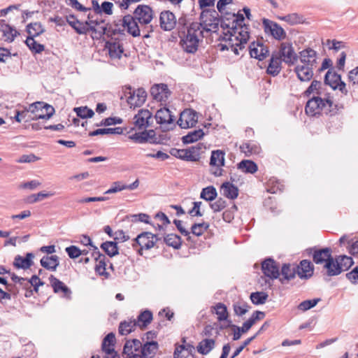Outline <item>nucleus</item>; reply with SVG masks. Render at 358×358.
Instances as JSON below:
<instances>
[{
  "label": "nucleus",
  "mask_w": 358,
  "mask_h": 358,
  "mask_svg": "<svg viewBox=\"0 0 358 358\" xmlns=\"http://www.w3.org/2000/svg\"><path fill=\"white\" fill-rule=\"evenodd\" d=\"M69 25L78 34H87L90 31V27L87 21L83 22L78 20H74L69 22Z\"/></svg>",
  "instance_id": "40"
},
{
  "label": "nucleus",
  "mask_w": 358,
  "mask_h": 358,
  "mask_svg": "<svg viewBox=\"0 0 358 358\" xmlns=\"http://www.w3.org/2000/svg\"><path fill=\"white\" fill-rule=\"evenodd\" d=\"M225 153L221 150H213L211 152L210 165L212 166V173L215 176L222 175V166L224 165Z\"/></svg>",
  "instance_id": "13"
},
{
  "label": "nucleus",
  "mask_w": 358,
  "mask_h": 358,
  "mask_svg": "<svg viewBox=\"0 0 358 358\" xmlns=\"http://www.w3.org/2000/svg\"><path fill=\"white\" fill-rule=\"evenodd\" d=\"M300 64L315 68L317 66V52L312 48H306L299 52Z\"/></svg>",
  "instance_id": "19"
},
{
  "label": "nucleus",
  "mask_w": 358,
  "mask_h": 358,
  "mask_svg": "<svg viewBox=\"0 0 358 358\" xmlns=\"http://www.w3.org/2000/svg\"><path fill=\"white\" fill-rule=\"evenodd\" d=\"M262 270L265 276L270 279H277L280 275L278 264L271 258L262 262Z\"/></svg>",
  "instance_id": "17"
},
{
  "label": "nucleus",
  "mask_w": 358,
  "mask_h": 358,
  "mask_svg": "<svg viewBox=\"0 0 358 358\" xmlns=\"http://www.w3.org/2000/svg\"><path fill=\"white\" fill-rule=\"evenodd\" d=\"M262 26L266 34H270L273 38L278 41L283 40L287 36L284 29L275 22L264 18L262 20Z\"/></svg>",
  "instance_id": "10"
},
{
  "label": "nucleus",
  "mask_w": 358,
  "mask_h": 358,
  "mask_svg": "<svg viewBox=\"0 0 358 358\" xmlns=\"http://www.w3.org/2000/svg\"><path fill=\"white\" fill-rule=\"evenodd\" d=\"M171 91L167 85L164 83L155 84L150 88L152 98L160 102H166L171 96Z\"/></svg>",
  "instance_id": "15"
},
{
  "label": "nucleus",
  "mask_w": 358,
  "mask_h": 358,
  "mask_svg": "<svg viewBox=\"0 0 358 358\" xmlns=\"http://www.w3.org/2000/svg\"><path fill=\"white\" fill-rule=\"evenodd\" d=\"M126 189V184L122 181H116L112 183L111 187L105 194H113Z\"/></svg>",
  "instance_id": "63"
},
{
  "label": "nucleus",
  "mask_w": 358,
  "mask_h": 358,
  "mask_svg": "<svg viewBox=\"0 0 358 358\" xmlns=\"http://www.w3.org/2000/svg\"><path fill=\"white\" fill-rule=\"evenodd\" d=\"M28 37H36L45 31V29L39 22L30 23L27 26Z\"/></svg>",
  "instance_id": "44"
},
{
  "label": "nucleus",
  "mask_w": 358,
  "mask_h": 358,
  "mask_svg": "<svg viewBox=\"0 0 358 358\" xmlns=\"http://www.w3.org/2000/svg\"><path fill=\"white\" fill-rule=\"evenodd\" d=\"M50 282L53 288L55 293L62 292L65 295L71 294V291L67 286L64 285L63 282L51 275L49 278Z\"/></svg>",
  "instance_id": "38"
},
{
  "label": "nucleus",
  "mask_w": 358,
  "mask_h": 358,
  "mask_svg": "<svg viewBox=\"0 0 358 358\" xmlns=\"http://www.w3.org/2000/svg\"><path fill=\"white\" fill-rule=\"evenodd\" d=\"M27 110L34 115L31 120L50 119L55 113V108L51 106L43 101H36L29 104Z\"/></svg>",
  "instance_id": "5"
},
{
  "label": "nucleus",
  "mask_w": 358,
  "mask_h": 358,
  "mask_svg": "<svg viewBox=\"0 0 358 358\" xmlns=\"http://www.w3.org/2000/svg\"><path fill=\"white\" fill-rule=\"evenodd\" d=\"M134 17L141 24L142 31L143 33L146 32L143 37L148 38L150 36L149 33L152 31V26L146 27L145 25L149 24L152 19V8L146 5H139L134 11Z\"/></svg>",
  "instance_id": "4"
},
{
  "label": "nucleus",
  "mask_w": 358,
  "mask_h": 358,
  "mask_svg": "<svg viewBox=\"0 0 358 358\" xmlns=\"http://www.w3.org/2000/svg\"><path fill=\"white\" fill-rule=\"evenodd\" d=\"M315 68L298 64L294 69L298 79L301 82H309L313 77Z\"/></svg>",
  "instance_id": "25"
},
{
  "label": "nucleus",
  "mask_w": 358,
  "mask_h": 358,
  "mask_svg": "<svg viewBox=\"0 0 358 358\" xmlns=\"http://www.w3.org/2000/svg\"><path fill=\"white\" fill-rule=\"evenodd\" d=\"M204 132L202 129L194 130L189 132L187 135L182 137V141L184 144L192 143L201 139L204 136Z\"/></svg>",
  "instance_id": "41"
},
{
  "label": "nucleus",
  "mask_w": 358,
  "mask_h": 358,
  "mask_svg": "<svg viewBox=\"0 0 358 358\" xmlns=\"http://www.w3.org/2000/svg\"><path fill=\"white\" fill-rule=\"evenodd\" d=\"M101 248L110 257H113L118 254V248L115 242L106 241L101 244Z\"/></svg>",
  "instance_id": "51"
},
{
  "label": "nucleus",
  "mask_w": 358,
  "mask_h": 358,
  "mask_svg": "<svg viewBox=\"0 0 358 358\" xmlns=\"http://www.w3.org/2000/svg\"><path fill=\"white\" fill-rule=\"evenodd\" d=\"M204 36L198 22H192L188 27L184 39L180 40V45L186 52L194 54L198 50L200 40Z\"/></svg>",
  "instance_id": "2"
},
{
  "label": "nucleus",
  "mask_w": 358,
  "mask_h": 358,
  "mask_svg": "<svg viewBox=\"0 0 358 358\" xmlns=\"http://www.w3.org/2000/svg\"><path fill=\"white\" fill-rule=\"evenodd\" d=\"M0 31L2 33L4 40L8 42H12L17 34L15 29L5 24L3 20H0Z\"/></svg>",
  "instance_id": "35"
},
{
  "label": "nucleus",
  "mask_w": 358,
  "mask_h": 358,
  "mask_svg": "<svg viewBox=\"0 0 358 358\" xmlns=\"http://www.w3.org/2000/svg\"><path fill=\"white\" fill-rule=\"evenodd\" d=\"M194 5V0H180V24H186L192 20L189 17L193 15Z\"/></svg>",
  "instance_id": "20"
},
{
  "label": "nucleus",
  "mask_w": 358,
  "mask_h": 358,
  "mask_svg": "<svg viewBox=\"0 0 358 358\" xmlns=\"http://www.w3.org/2000/svg\"><path fill=\"white\" fill-rule=\"evenodd\" d=\"M217 191L213 186H208L202 189L200 197L206 201H212L217 197Z\"/></svg>",
  "instance_id": "50"
},
{
  "label": "nucleus",
  "mask_w": 358,
  "mask_h": 358,
  "mask_svg": "<svg viewBox=\"0 0 358 358\" xmlns=\"http://www.w3.org/2000/svg\"><path fill=\"white\" fill-rule=\"evenodd\" d=\"M238 169L246 173H255L258 168L257 164L251 161L244 159L238 164Z\"/></svg>",
  "instance_id": "42"
},
{
  "label": "nucleus",
  "mask_w": 358,
  "mask_h": 358,
  "mask_svg": "<svg viewBox=\"0 0 358 358\" xmlns=\"http://www.w3.org/2000/svg\"><path fill=\"white\" fill-rule=\"evenodd\" d=\"M209 227L207 222L195 223L192 226V232L193 234L199 236L202 235Z\"/></svg>",
  "instance_id": "58"
},
{
  "label": "nucleus",
  "mask_w": 358,
  "mask_h": 358,
  "mask_svg": "<svg viewBox=\"0 0 358 358\" xmlns=\"http://www.w3.org/2000/svg\"><path fill=\"white\" fill-rule=\"evenodd\" d=\"M198 121L197 113L191 109H185L180 112V128L187 129L193 127Z\"/></svg>",
  "instance_id": "18"
},
{
  "label": "nucleus",
  "mask_w": 358,
  "mask_h": 358,
  "mask_svg": "<svg viewBox=\"0 0 358 358\" xmlns=\"http://www.w3.org/2000/svg\"><path fill=\"white\" fill-rule=\"evenodd\" d=\"M106 47L108 49L109 55L113 59H120L124 52L122 44L116 40H111L106 43Z\"/></svg>",
  "instance_id": "29"
},
{
  "label": "nucleus",
  "mask_w": 358,
  "mask_h": 358,
  "mask_svg": "<svg viewBox=\"0 0 358 358\" xmlns=\"http://www.w3.org/2000/svg\"><path fill=\"white\" fill-rule=\"evenodd\" d=\"M296 274L301 279H308L313 274V266L308 260L304 259L299 265H295Z\"/></svg>",
  "instance_id": "26"
},
{
  "label": "nucleus",
  "mask_w": 358,
  "mask_h": 358,
  "mask_svg": "<svg viewBox=\"0 0 358 358\" xmlns=\"http://www.w3.org/2000/svg\"><path fill=\"white\" fill-rule=\"evenodd\" d=\"M155 119L157 124L163 130L172 129L174 126L175 118L171 114L170 110L167 108H162L159 109L155 115Z\"/></svg>",
  "instance_id": "8"
},
{
  "label": "nucleus",
  "mask_w": 358,
  "mask_h": 358,
  "mask_svg": "<svg viewBox=\"0 0 358 358\" xmlns=\"http://www.w3.org/2000/svg\"><path fill=\"white\" fill-rule=\"evenodd\" d=\"M282 62L283 61L275 54V52H273L267 67V73L273 76L278 75L282 69Z\"/></svg>",
  "instance_id": "30"
},
{
  "label": "nucleus",
  "mask_w": 358,
  "mask_h": 358,
  "mask_svg": "<svg viewBox=\"0 0 358 358\" xmlns=\"http://www.w3.org/2000/svg\"><path fill=\"white\" fill-rule=\"evenodd\" d=\"M251 57L259 61L264 59L268 55V48L261 43H252L249 46Z\"/></svg>",
  "instance_id": "23"
},
{
  "label": "nucleus",
  "mask_w": 358,
  "mask_h": 358,
  "mask_svg": "<svg viewBox=\"0 0 358 358\" xmlns=\"http://www.w3.org/2000/svg\"><path fill=\"white\" fill-rule=\"evenodd\" d=\"M152 320V314L149 310H145L142 312L137 317L136 320V325L140 327H145L148 324L151 322Z\"/></svg>",
  "instance_id": "46"
},
{
  "label": "nucleus",
  "mask_w": 358,
  "mask_h": 358,
  "mask_svg": "<svg viewBox=\"0 0 358 358\" xmlns=\"http://www.w3.org/2000/svg\"><path fill=\"white\" fill-rule=\"evenodd\" d=\"M321 301L320 298H316L310 300H305L301 302L298 306V309L302 311H306L310 308L315 307L318 302Z\"/></svg>",
  "instance_id": "56"
},
{
  "label": "nucleus",
  "mask_w": 358,
  "mask_h": 358,
  "mask_svg": "<svg viewBox=\"0 0 358 358\" xmlns=\"http://www.w3.org/2000/svg\"><path fill=\"white\" fill-rule=\"evenodd\" d=\"M233 17H234V19L233 20V21L231 22V26H230L229 24H227L224 22H222L221 23V27L222 28H224L225 27H228V28H231L233 30V31L234 33H236L234 29H236L237 26H241V27L242 26V24L243 23L245 18H244L243 14H239V13H238L236 15L234 14Z\"/></svg>",
  "instance_id": "53"
},
{
  "label": "nucleus",
  "mask_w": 358,
  "mask_h": 358,
  "mask_svg": "<svg viewBox=\"0 0 358 358\" xmlns=\"http://www.w3.org/2000/svg\"><path fill=\"white\" fill-rule=\"evenodd\" d=\"M139 340L138 339H132L127 341L124 344L123 352L124 354L129 355V354H133L134 350L136 348L135 346L138 347Z\"/></svg>",
  "instance_id": "62"
},
{
  "label": "nucleus",
  "mask_w": 358,
  "mask_h": 358,
  "mask_svg": "<svg viewBox=\"0 0 358 358\" xmlns=\"http://www.w3.org/2000/svg\"><path fill=\"white\" fill-rule=\"evenodd\" d=\"M226 206V201L222 198H219L215 202L210 203V207L214 213L220 212Z\"/></svg>",
  "instance_id": "64"
},
{
  "label": "nucleus",
  "mask_w": 358,
  "mask_h": 358,
  "mask_svg": "<svg viewBox=\"0 0 358 358\" xmlns=\"http://www.w3.org/2000/svg\"><path fill=\"white\" fill-rule=\"evenodd\" d=\"M127 103L134 107L142 106L147 97V92L143 88H138L136 90H131L130 87H127L124 92Z\"/></svg>",
  "instance_id": "11"
},
{
  "label": "nucleus",
  "mask_w": 358,
  "mask_h": 358,
  "mask_svg": "<svg viewBox=\"0 0 358 358\" xmlns=\"http://www.w3.org/2000/svg\"><path fill=\"white\" fill-rule=\"evenodd\" d=\"M280 20L286 22L291 25L303 24L305 22L303 16L296 13H290L283 17H280Z\"/></svg>",
  "instance_id": "43"
},
{
  "label": "nucleus",
  "mask_w": 358,
  "mask_h": 358,
  "mask_svg": "<svg viewBox=\"0 0 358 358\" xmlns=\"http://www.w3.org/2000/svg\"><path fill=\"white\" fill-rule=\"evenodd\" d=\"M268 295L263 292H252L250 294V299L255 305H262L266 303Z\"/></svg>",
  "instance_id": "52"
},
{
  "label": "nucleus",
  "mask_w": 358,
  "mask_h": 358,
  "mask_svg": "<svg viewBox=\"0 0 358 358\" xmlns=\"http://www.w3.org/2000/svg\"><path fill=\"white\" fill-rule=\"evenodd\" d=\"M324 84L329 85L332 90H338L343 94L347 95L348 90L346 84L342 81L341 77L339 74L329 69L324 76Z\"/></svg>",
  "instance_id": "9"
},
{
  "label": "nucleus",
  "mask_w": 358,
  "mask_h": 358,
  "mask_svg": "<svg viewBox=\"0 0 358 358\" xmlns=\"http://www.w3.org/2000/svg\"><path fill=\"white\" fill-rule=\"evenodd\" d=\"M338 267L339 264L336 258L334 259L333 257L324 264V268L326 269L327 276H335L341 274V270Z\"/></svg>",
  "instance_id": "37"
},
{
  "label": "nucleus",
  "mask_w": 358,
  "mask_h": 358,
  "mask_svg": "<svg viewBox=\"0 0 358 358\" xmlns=\"http://www.w3.org/2000/svg\"><path fill=\"white\" fill-rule=\"evenodd\" d=\"M157 240L156 236L150 232H143L134 240L132 246L136 248L140 246L138 250V253L141 255V250L143 249L149 250L152 248Z\"/></svg>",
  "instance_id": "12"
},
{
  "label": "nucleus",
  "mask_w": 358,
  "mask_h": 358,
  "mask_svg": "<svg viewBox=\"0 0 358 358\" xmlns=\"http://www.w3.org/2000/svg\"><path fill=\"white\" fill-rule=\"evenodd\" d=\"M203 149H205V147L200 143L187 149H180V159L187 162H197L200 159Z\"/></svg>",
  "instance_id": "14"
},
{
  "label": "nucleus",
  "mask_w": 358,
  "mask_h": 358,
  "mask_svg": "<svg viewBox=\"0 0 358 358\" xmlns=\"http://www.w3.org/2000/svg\"><path fill=\"white\" fill-rule=\"evenodd\" d=\"M115 337L113 333H109L102 342V350L106 353L103 358H119L114 350Z\"/></svg>",
  "instance_id": "21"
},
{
  "label": "nucleus",
  "mask_w": 358,
  "mask_h": 358,
  "mask_svg": "<svg viewBox=\"0 0 358 358\" xmlns=\"http://www.w3.org/2000/svg\"><path fill=\"white\" fill-rule=\"evenodd\" d=\"M331 250L325 248L315 250L313 255V262L317 264H326L331 258Z\"/></svg>",
  "instance_id": "31"
},
{
  "label": "nucleus",
  "mask_w": 358,
  "mask_h": 358,
  "mask_svg": "<svg viewBox=\"0 0 358 358\" xmlns=\"http://www.w3.org/2000/svg\"><path fill=\"white\" fill-rule=\"evenodd\" d=\"M215 313L217 315V320L222 321L227 320L228 317L227 307L222 303H218L215 306Z\"/></svg>",
  "instance_id": "59"
},
{
  "label": "nucleus",
  "mask_w": 358,
  "mask_h": 358,
  "mask_svg": "<svg viewBox=\"0 0 358 358\" xmlns=\"http://www.w3.org/2000/svg\"><path fill=\"white\" fill-rule=\"evenodd\" d=\"M54 195V193L48 192L44 193L43 192H38V194H34L29 196L26 201L29 203H34L42 201L45 198H48Z\"/></svg>",
  "instance_id": "55"
},
{
  "label": "nucleus",
  "mask_w": 358,
  "mask_h": 358,
  "mask_svg": "<svg viewBox=\"0 0 358 358\" xmlns=\"http://www.w3.org/2000/svg\"><path fill=\"white\" fill-rule=\"evenodd\" d=\"M228 32L229 34H224L223 40L229 45L231 50L235 55H239L241 52L243 51L245 48L248 35H243L241 38H239L237 36L234 35L229 31H228Z\"/></svg>",
  "instance_id": "7"
},
{
  "label": "nucleus",
  "mask_w": 358,
  "mask_h": 358,
  "mask_svg": "<svg viewBox=\"0 0 358 358\" xmlns=\"http://www.w3.org/2000/svg\"><path fill=\"white\" fill-rule=\"evenodd\" d=\"M92 256L94 257L96 262L95 266L96 272L100 275L107 276L108 274L106 271V256L99 252L97 247H94V251L92 253Z\"/></svg>",
  "instance_id": "27"
},
{
  "label": "nucleus",
  "mask_w": 358,
  "mask_h": 358,
  "mask_svg": "<svg viewBox=\"0 0 358 358\" xmlns=\"http://www.w3.org/2000/svg\"><path fill=\"white\" fill-rule=\"evenodd\" d=\"M74 111L78 117L83 119L92 117L94 115V111L87 106L74 108Z\"/></svg>",
  "instance_id": "57"
},
{
  "label": "nucleus",
  "mask_w": 358,
  "mask_h": 358,
  "mask_svg": "<svg viewBox=\"0 0 358 358\" xmlns=\"http://www.w3.org/2000/svg\"><path fill=\"white\" fill-rule=\"evenodd\" d=\"M241 152H244L246 155L252 154H257L260 151V148L256 143L252 142L243 143L240 146Z\"/></svg>",
  "instance_id": "47"
},
{
  "label": "nucleus",
  "mask_w": 358,
  "mask_h": 358,
  "mask_svg": "<svg viewBox=\"0 0 358 358\" xmlns=\"http://www.w3.org/2000/svg\"><path fill=\"white\" fill-rule=\"evenodd\" d=\"M275 54L289 66L294 65L298 60V56L290 43L284 42L280 45L278 51Z\"/></svg>",
  "instance_id": "6"
},
{
  "label": "nucleus",
  "mask_w": 358,
  "mask_h": 358,
  "mask_svg": "<svg viewBox=\"0 0 358 358\" xmlns=\"http://www.w3.org/2000/svg\"><path fill=\"white\" fill-rule=\"evenodd\" d=\"M322 85L320 81L313 80L304 92L306 96H310L312 94H317L309 99L306 105L305 111L308 115L324 113L332 116L337 113V104L334 103L333 96L324 92Z\"/></svg>",
  "instance_id": "1"
},
{
  "label": "nucleus",
  "mask_w": 358,
  "mask_h": 358,
  "mask_svg": "<svg viewBox=\"0 0 358 358\" xmlns=\"http://www.w3.org/2000/svg\"><path fill=\"white\" fill-rule=\"evenodd\" d=\"M41 265L47 270L55 271L59 264L57 255L44 256L40 261Z\"/></svg>",
  "instance_id": "33"
},
{
  "label": "nucleus",
  "mask_w": 358,
  "mask_h": 358,
  "mask_svg": "<svg viewBox=\"0 0 358 358\" xmlns=\"http://www.w3.org/2000/svg\"><path fill=\"white\" fill-rule=\"evenodd\" d=\"M160 27L165 31L172 30L176 25V17L175 15L169 10H165L161 13Z\"/></svg>",
  "instance_id": "24"
},
{
  "label": "nucleus",
  "mask_w": 358,
  "mask_h": 358,
  "mask_svg": "<svg viewBox=\"0 0 358 358\" xmlns=\"http://www.w3.org/2000/svg\"><path fill=\"white\" fill-rule=\"evenodd\" d=\"M25 43L29 50L34 53H41L45 50L43 45L38 43L34 37H27Z\"/></svg>",
  "instance_id": "49"
},
{
  "label": "nucleus",
  "mask_w": 358,
  "mask_h": 358,
  "mask_svg": "<svg viewBox=\"0 0 358 358\" xmlns=\"http://www.w3.org/2000/svg\"><path fill=\"white\" fill-rule=\"evenodd\" d=\"M134 125L138 129H145L152 123V117L150 110L141 109L134 117Z\"/></svg>",
  "instance_id": "16"
},
{
  "label": "nucleus",
  "mask_w": 358,
  "mask_h": 358,
  "mask_svg": "<svg viewBox=\"0 0 358 358\" xmlns=\"http://www.w3.org/2000/svg\"><path fill=\"white\" fill-rule=\"evenodd\" d=\"M136 19L130 15H125L122 19V26L127 29V32L134 37L140 36L141 27L138 24Z\"/></svg>",
  "instance_id": "22"
},
{
  "label": "nucleus",
  "mask_w": 358,
  "mask_h": 358,
  "mask_svg": "<svg viewBox=\"0 0 358 358\" xmlns=\"http://www.w3.org/2000/svg\"><path fill=\"white\" fill-rule=\"evenodd\" d=\"M249 308V305L245 302H237L234 304V313L238 316L245 315L248 311Z\"/></svg>",
  "instance_id": "60"
},
{
  "label": "nucleus",
  "mask_w": 358,
  "mask_h": 358,
  "mask_svg": "<svg viewBox=\"0 0 358 358\" xmlns=\"http://www.w3.org/2000/svg\"><path fill=\"white\" fill-rule=\"evenodd\" d=\"M34 257V255L31 252L27 253L24 258L20 255H17L15 257L13 265L17 268H29L33 264L32 259Z\"/></svg>",
  "instance_id": "34"
},
{
  "label": "nucleus",
  "mask_w": 358,
  "mask_h": 358,
  "mask_svg": "<svg viewBox=\"0 0 358 358\" xmlns=\"http://www.w3.org/2000/svg\"><path fill=\"white\" fill-rule=\"evenodd\" d=\"M349 87L355 92L358 89V66L351 70L348 73Z\"/></svg>",
  "instance_id": "54"
},
{
  "label": "nucleus",
  "mask_w": 358,
  "mask_h": 358,
  "mask_svg": "<svg viewBox=\"0 0 358 358\" xmlns=\"http://www.w3.org/2000/svg\"><path fill=\"white\" fill-rule=\"evenodd\" d=\"M136 326V320L122 322L119 326V333L121 335H127L134 330Z\"/></svg>",
  "instance_id": "48"
},
{
  "label": "nucleus",
  "mask_w": 358,
  "mask_h": 358,
  "mask_svg": "<svg viewBox=\"0 0 358 358\" xmlns=\"http://www.w3.org/2000/svg\"><path fill=\"white\" fill-rule=\"evenodd\" d=\"M336 259L339 264L338 268L341 270V273L348 270L354 264L352 258L346 255L338 256Z\"/></svg>",
  "instance_id": "45"
},
{
  "label": "nucleus",
  "mask_w": 358,
  "mask_h": 358,
  "mask_svg": "<svg viewBox=\"0 0 358 358\" xmlns=\"http://www.w3.org/2000/svg\"><path fill=\"white\" fill-rule=\"evenodd\" d=\"M281 274L282 278L280 280L282 283L285 280L288 281L294 278L296 276L295 265L284 264L281 268Z\"/></svg>",
  "instance_id": "39"
},
{
  "label": "nucleus",
  "mask_w": 358,
  "mask_h": 358,
  "mask_svg": "<svg viewBox=\"0 0 358 358\" xmlns=\"http://www.w3.org/2000/svg\"><path fill=\"white\" fill-rule=\"evenodd\" d=\"M91 27H90V31L96 35V37H101L102 35L106 34V27L105 23L101 24L99 26H96V23L90 22Z\"/></svg>",
  "instance_id": "61"
},
{
  "label": "nucleus",
  "mask_w": 358,
  "mask_h": 358,
  "mask_svg": "<svg viewBox=\"0 0 358 358\" xmlns=\"http://www.w3.org/2000/svg\"><path fill=\"white\" fill-rule=\"evenodd\" d=\"M215 346V341L213 338L202 339L196 346L197 352L202 355H206L209 354Z\"/></svg>",
  "instance_id": "32"
},
{
  "label": "nucleus",
  "mask_w": 358,
  "mask_h": 358,
  "mask_svg": "<svg viewBox=\"0 0 358 358\" xmlns=\"http://www.w3.org/2000/svg\"><path fill=\"white\" fill-rule=\"evenodd\" d=\"M220 192L223 196L230 199H234L238 195L237 187L229 182H224L222 185Z\"/></svg>",
  "instance_id": "36"
},
{
  "label": "nucleus",
  "mask_w": 358,
  "mask_h": 358,
  "mask_svg": "<svg viewBox=\"0 0 358 358\" xmlns=\"http://www.w3.org/2000/svg\"><path fill=\"white\" fill-rule=\"evenodd\" d=\"M199 29L204 32H216L220 22L218 13L215 9H206L201 13Z\"/></svg>",
  "instance_id": "3"
},
{
  "label": "nucleus",
  "mask_w": 358,
  "mask_h": 358,
  "mask_svg": "<svg viewBox=\"0 0 358 358\" xmlns=\"http://www.w3.org/2000/svg\"><path fill=\"white\" fill-rule=\"evenodd\" d=\"M142 339L144 343H142L141 356L143 358H153L159 349L158 343L154 341H145L144 337Z\"/></svg>",
  "instance_id": "28"
}]
</instances>
